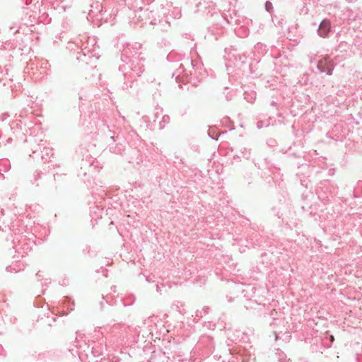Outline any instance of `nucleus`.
<instances>
[{
  "instance_id": "f257e3e1",
  "label": "nucleus",
  "mask_w": 362,
  "mask_h": 362,
  "mask_svg": "<svg viewBox=\"0 0 362 362\" xmlns=\"http://www.w3.org/2000/svg\"><path fill=\"white\" fill-rule=\"evenodd\" d=\"M317 68L320 71L331 75L334 69V64L332 60L328 56H326L318 62Z\"/></svg>"
},
{
  "instance_id": "f03ea898",
  "label": "nucleus",
  "mask_w": 362,
  "mask_h": 362,
  "mask_svg": "<svg viewBox=\"0 0 362 362\" xmlns=\"http://www.w3.org/2000/svg\"><path fill=\"white\" fill-rule=\"evenodd\" d=\"M330 22L327 20H324L320 25L318 33L321 37H325L330 30Z\"/></svg>"
},
{
  "instance_id": "7ed1b4c3",
  "label": "nucleus",
  "mask_w": 362,
  "mask_h": 362,
  "mask_svg": "<svg viewBox=\"0 0 362 362\" xmlns=\"http://www.w3.org/2000/svg\"><path fill=\"white\" fill-rule=\"evenodd\" d=\"M271 6H272L271 3L267 1V2L266 3V8H267V9L268 11L269 10V8H270Z\"/></svg>"
},
{
  "instance_id": "20e7f679",
  "label": "nucleus",
  "mask_w": 362,
  "mask_h": 362,
  "mask_svg": "<svg viewBox=\"0 0 362 362\" xmlns=\"http://www.w3.org/2000/svg\"><path fill=\"white\" fill-rule=\"evenodd\" d=\"M330 340H331L332 341H334V337H333V336H331V337H330Z\"/></svg>"
}]
</instances>
